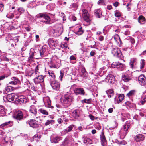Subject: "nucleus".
Listing matches in <instances>:
<instances>
[{
  "label": "nucleus",
  "mask_w": 146,
  "mask_h": 146,
  "mask_svg": "<svg viewBox=\"0 0 146 146\" xmlns=\"http://www.w3.org/2000/svg\"><path fill=\"white\" fill-rule=\"evenodd\" d=\"M36 17L38 18H43V19L39 21L38 23L42 25L50 24L51 19L50 16L46 13H40L38 14Z\"/></svg>",
  "instance_id": "1"
},
{
  "label": "nucleus",
  "mask_w": 146,
  "mask_h": 146,
  "mask_svg": "<svg viewBox=\"0 0 146 146\" xmlns=\"http://www.w3.org/2000/svg\"><path fill=\"white\" fill-rule=\"evenodd\" d=\"M62 138L59 136H53L51 137V142L56 143H58L60 140H62Z\"/></svg>",
  "instance_id": "16"
},
{
  "label": "nucleus",
  "mask_w": 146,
  "mask_h": 146,
  "mask_svg": "<svg viewBox=\"0 0 146 146\" xmlns=\"http://www.w3.org/2000/svg\"><path fill=\"white\" fill-rule=\"evenodd\" d=\"M13 117L18 120H21L23 117V115L22 112L19 110L16 111L13 115Z\"/></svg>",
  "instance_id": "5"
},
{
  "label": "nucleus",
  "mask_w": 146,
  "mask_h": 146,
  "mask_svg": "<svg viewBox=\"0 0 146 146\" xmlns=\"http://www.w3.org/2000/svg\"><path fill=\"white\" fill-rule=\"evenodd\" d=\"M111 66L113 68L117 67L122 68L124 67V65L121 63L116 62H113Z\"/></svg>",
  "instance_id": "18"
},
{
  "label": "nucleus",
  "mask_w": 146,
  "mask_h": 146,
  "mask_svg": "<svg viewBox=\"0 0 146 146\" xmlns=\"http://www.w3.org/2000/svg\"><path fill=\"white\" fill-rule=\"evenodd\" d=\"M138 22L140 24H144L145 23L146 19L145 17L143 15L139 16L138 19Z\"/></svg>",
  "instance_id": "24"
},
{
  "label": "nucleus",
  "mask_w": 146,
  "mask_h": 146,
  "mask_svg": "<svg viewBox=\"0 0 146 146\" xmlns=\"http://www.w3.org/2000/svg\"><path fill=\"white\" fill-rule=\"evenodd\" d=\"M46 51V48L44 47H43L40 50V56L41 57L44 56Z\"/></svg>",
  "instance_id": "32"
},
{
  "label": "nucleus",
  "mask_w": 146,
  "mask_h": 146,
  "mask_svg": "<svg viewBox=\"0 0 146 146\" xmlns=\"http://www.w3.org/2000/svg\"><path fill=\"white\" fill-rule=\"evenodd\" d=\"M39 74H38L36 75L37 77L35 78L33 80L34 83L36 84H38L40 83L44 82V77L42 75H39Z\"/></svg>",
  "instance_id": "8"
},
{
  "label": "nucleus",
  "mask_w": 146,
  "mask_h": 146,
  "mask_svg": "<svg viewBox=\"0 0 146 146\" xmlns=\"http://www.w3.org/2000/svg\"><path fill=\"white\" fill-rule=\"evenodd\" d=\"M112 6L110 5H108L107 7V9L109 10L112 9Z\"/></svg>",
  "instance_id": "57"
},
{
  "label": "nucleus",
  "mask_w": 146,
  "mask_h": 146,
  "mask_svg": "<svg viewBox=\"0 0 146 146\" xmlns=\"http://www.w3.org/2000/svg\"><path fill=\"white\" fill-rule=\"evenodd\" d=\"M82 111L81 110H74L72 112V116L75 118H77L82 114Z\"/></svg>",
  "instance_id": "15"
},
{
  "label": "nucleus",
  "mask_w": 146,
  "mask_h": 146,
  "mask_svg": "<svg viewBox=\"0 0 146 146\" xmlns=\"http://www.w3.org/2000/svg\"><path fill=\"white\" fill-rule=\"evenodd\" d=\"M18 12L20 14L23 13L25 12V10L22 7H20L18 9Z\"/></svg>",
  "instance_id": "47"
},
{
  "label": "nucleus",
  "mask_w": 146,
  "mask_h": 146,
  "mask_svg": "<svg viewBox=\"0 0 146 146\" xmlns=\"http://www.w3.org/2000/svg\"><path fill=\"white\" fill-rule=\"evenodd\" d=\"M38 111L40 113L44 115H48V113L47 111L42 108L40 109Z\"/></svg>",
  "instance_id": "40"
},
{
  "label": "nucleus",
  "mask_w": 146,
  "mask_h": 146,
  "mask_svg": "<svg viewBox=\"0 0 146 146\" xmlns=\"http://www.w3.org/2000/svg\"><path fill=\"white\" fill-rule=\"evenodd\" d=\"M68 70V68H63L61 70L60 72V75L59 78L60 81H62L63 77L66 76Z\"/></svg>",
  "instance_id": "13"
},
{
  "label": "nucleus",
  "mask_w": 146,
  "mask_h": 146,
  "mask_svg": "<svg viewBox=\"0 0 146 146\" xmlns=\"http://www.w3.org/2000/svg\"><path fill=\"white\" fill-rule=\"evenodd\" d=\"M121 115L122 116L121 118L123 122H124L125 119H129L130 117V115L129 113H123Z\"/></svg>",
  "instance_id": "26"
},
{
  "label": "nucleus",
  "mask_w": 146,
  "mask_h": 146,
  "mask_svg": "<svg viewBox=\"0 0 146 146\" xmlns=\"http://www.w3.org/2000/svg\"><path fill=\"white\" fill-rule=\"evenodd\" d=\"M74 92L76 95L80 94L84 95V94L85 92L83 88H76L74 90Z\"/></svg>",
  "instance_id": "20"
},
{
  "label": "nucleus",
  "mask_w": 146,
  "mask_h": 146,
  "mask_svg": "<svg viewBox=\"0 0 146 146\" xmlns=\"http://www.w3.org/2000/svg\"><path fill=\"white\" fill-rule=\"evenodd\" d=\"M89 117L90 119L92 120H94V117L91 114H90L89 115Z\"/></svg>",
  "instance_id": "55"
},
{
  "label": "nucleus",
  "mask_w": 146,
  "mask_h": 146,
  "mask_svg": "<svg viewBox=\"0 0 146 146\" xmlns=\"http://www.w3.org/2000/svg\"><path fill=\"white\" fill-rule=\"evenodd\" d=\"M113 108H110L109 109H108V112L110 113H111L113 112Z\"/></svg>",
  "instance_id": "62"
},
{
  "label": "nucleus",
  "mask_w": 146,
  "mask_h": 146,
  "mask_svg": "<svg viewBox=\"0 0 146 146\" xmlns=\"http://www.w3.org/2000/svg\"><path fill=\"white\" fill-rule=\"evenodd\" d=\"M30 127L33 128H36L38 127V121L35 119H30L27 122Z\"/></svg>",
  "instance_id": "9"
},
{
  "label": "nucleus",
  "mask_w": 146,
  "mask_h": 146,
  "mask_svg": "<svg viewBox=\"0 0 146 146\" xmlns=\"http://www.w3.org/2000/svg\"><path fill=\"white\" fill-rule=\"evenodd\" d=\"M73 99L72 96L65 95L61 99V104L64 108L67 107L71 104Z\"/></svg>",
  "instance_id": "2"
},
{
  "label": "nucleus",
  "mask_w": 146,
  "mask_h": 146,
  "mask_svg": "<svg viewBox=\"0 0 146 146\" xmlns=\"http://www.w3.org/2000/svg\"><path fill=\"white\" fill-rule=\"evenodd\" d=\"M124 98V95L123 94H119L118 98V99L117 100V103H119L121 102L123 100Z\"/></svg>",
  "instance_id": "33"
},
{
  "label": "nucleus",
  "mask_w": 146,
  "mask_h": 146,
  "mask_svg": "<svg viewBox=\"0 0 146 146\" xmlns=\"http://www.w3.org/2000/svg\"><path fill=\"white\" fill-rule=\"evenodd\" d=\"M55 121L54 120H47L45 123V126H47L50 124H54Z\"/></svg>",
  "instance_id": "39"
},
{
  "label": "nucleus",
  "mask_w": 146,
  "mask_h": 146,
  "mask_svg": "<svg viewBox=\"0 0 146 146\" xmlns=\"http://www.w3.org/2000/svg\"><path fill=\"white\" fill-rule=\"evenodd\" d=\"M35 53L34 52H32L31 54L29 57L28 58L29 61H33L34 58L37 59L40 58V57H38V58H35Z\"/></svg>",
  "instance_id": "31"
},
{
  "label": "nucleus",
  "mask_w": 146,
  "mask_h": 146,
  "mask_svg": "<svg viewBox=\"0 0 146 146\" xmlns=\"http://www.w3.org/2000/svg\"><path fill=\"white\" fill-rule=\"evenodd\" d=\"M29 111L31 113L36 116L37 114V111L36 108L35 106H31L29 107Z\"/></svg>",
  "instance_id": "19"
},
{
  "label": "nucleus",
  "mask_w": 146,
  "mask_h": 146,
  "mask_svg": "<svg viewBox=\"0 0 146 146\" xmlns=\"http://www.w3.org/2000/svg\"><path fill=\"white\" fill-rule=\"evenodd\" d=\"M16 101H17L20 104H22L26 103L27 99L25 96L21 95L18 96H17Z\"/></svg>",
  "instance_id": "10"
},
{
  "label": "nucleus",
  "mask_w": 146,
  "mask_h": 146,
  "mask_svg": "<svg viewBox=\"0 0 146 146\" xmlns=\"http://www.w3.org/2000/svg\"><path fill=\"white\" fill-rule=\"evenodd\" d=\"M4 111V108L2 106H0V113L3 112Z\"/></svg>",
  "instance_id": "54"
},
{
  "label": "nucleus",
  "mask_w": 146,
  "mask_h": 146,
  "mask_svg": "<svg viewBox=\"0 0 146 146\" xmlns=\"http://www.w3.org/2000/svg\"><path fill=\"white\" fill-rule=\"evenodd\" d=\"M2 59L3 60L5 61H9V59L7 58L6 56H3L2 57Z\"/></svg>",
  "instance_id": "52"
},
{
  "label": "nucleus",
  "mask_w": 146,
  "mask_h": 146,
  "mask_svg": "<svg viewBox=\"0 0 146 146\" xmlns=\"http://www.w3.org/2000/svg\"><path fill=\"white\" fill-rule=\"evenodd\" d=\"M112 53L115 56L118 58L122 57V54L120 50L117 47L113 48L112 50Z\"/></svg>",
  "instance_id": "6"
},
{
  "label": "nucleus",
  "mask_w": 146,
  "mask_h": 146,
  "mask_svg": "<svg viewBox=\"0 0 146 146\" xmlns=\"http://www.w3.org/2000/svg\"><path fill=\"white\" fill-rule=\"evenodd\" d=\"M83 33V30L81 27L78 29L77 30L75 31L76 33L78 35H82Z\"/></svg>",
  "instance_id": "35"
},
{
  "label": "nucleus",
  "mask_w": 146,
  "mask_h": 146,
  "mask_svg": "<svg viewBox=\"0 0 146 146\" xmlns=\"http://www.w3.org/2000/svg\"><path fill=\"white\" fill-rule=\"evenodd\" d=\"M106 93L109 98L111 97L113 95V91L112 90H110L107 91Z\"/></svg>",
  "instance_id": "38"
},
{
  "label": "nucleus",
  "mask_w": 146,
  "mask_h": 146,
  "mask_svg": "<svg viewBox=\"0 0 146 146\" xmlns=\"http://www.w3.org/2000/svg\"><path fill=\"white\" fill-rule=\"evenodd\" d=\"M49 66L50 67L52 68H56V64L54 63V62L53 63H50Z\"/></svg>",
  "instance_id": "51"
},
{
  "label": "nucleus",
  "mask_w": 146,
  "mask_h": 146,
  "mask_svg": "<svg viewBox=\"0 0 146 146\" xmlns=\"http://www.w3.org/2000/svg\"><path fill=\"white\" fill-rule=\"evenodd\" d=\"M130 124L128 122H126L123 126V127L120 131L119 134L123 137H125L128 132V130L130 127Z\"/></svg>",
  "instance_id": "3"
},
{
  "label": "nucleus",
  "mask_w": 146,
  "mask_h": 146,
  "mask_svg": "<svg viewBox=\"0 0 146 146\" xmlns=\"http://www.w3.org/2000/svg\"><path fill=\"white\" fill-rule=\"evenodd\" d=\"M131 77L127 74H125L122 75V79L125 82L129 81L131 79Z\"/></svg>",
  "instance_id": "22"
},
{
  "label": "nucleus",
  "mask_w": 146,
  "mask_h": 146,
  "mask_svg": "<svg viewBox=\"0 0 146 146\" xmlns=\"http://www.w3.org/2000/svg\"><path fill=\"white\" fill-rule=\"evenodd\" d=\"M70 59L71 60H76V58L73 55L71 56L70 57Z\"/></svg>",
  "instance_id": "60"
},
{
  "label": "nucleus",
  "mask_w": 146,
  "mask_h": 146,
  "mask_svg": "<svg viewBox=\"0 0 146 146\" xmlns=\"http://www.w3.org/2000/svg\"><path fill=\"white\" fill-rule=\"evenodd\" d=\"M13 121H8V122H7L4 123V124L5 126H8L9 125H10L12 124H13Z\"/></svg>",
  "instance_id": "45"
},
{
  "label": "nucleus",
  "mask_w": 146,
  "mask_h": 146,
  "mask_svg": "<svg viewBox=\"0 0 146 146\" xmlns=\"http://www.w3.org/2000/svg\"><path fill=\"white\" fill-rule=\"evenodd\" d=\"M50 84L54 90L57 91L59 90L60 88V84L58 82L54 80L51 82Z\"/></svg>",
  "instance_id": "7"
},
{
  "label": "nucleus",
  "mask_w": 146,
  "mask_h": 146,
  "mask_svg": "<svg viewBox=\"0 0 146 146\" xmlns=\"http://www.w3.org/2000/svg\"><path fill=\"white\" fill-rule=\"evenodd\" d=\"M58 122L59 123V124H61L63 122V121L62 119L61 118H59L57 120Z\"/></svg>",
  "instance_id": "64"
},
{
  "label": "nucleus",
  "mask_w": 146,
  "mask_h": 146,
  "mask_svg": "<svg viewBox=\"0 0 146 146\" xmlns=\"http://www.w3.org/2000/svg\"><path fill=\"white\" fill-rule=\"evenodd\" d=\"M100 139L102 145L103 146H106L107 145V142L104 134H102L100 135Z\"/></svg>",
  "instance_id": "23"
},
{
  "label": "nucleus",
  "mask_w": 146,
  "mask_h": 146,
  "mask_svg": "<svg viewBox=\"0 0 146 146\" xmlns=\"http://www.w3.org/2000/svg\"><path fill=\"white\" fill-rule=\"evenodd\" d=\"M48 73L50 76L51 77L54 78L55 77V74L53 72L52 70H49L48 72Z\"/></svg>",
  "instance_id": "42"
},
{
  "label": "nucleus",
  "mask_w": 146,
  "mask_h": 146,
  "mask_svg": "<svg viewBox=\"0 0 146 146\" xmlns=\"http://www.w3.org/2000/svg\"><path fill=\"white\" fill-rule=\"evenodd\" d=\"M94 13L95 14L96 17L98 18H100L101 17L102 13L100 9H95L94 11Z\"/></svg>",
  "instance_id": "30"
},
{
  "label": "nucleus",
  "mask_w": 146,
  "mask_h": 146,
  "mask_svg": "<svg viewBox=\"0 0 146 146\" xmlns=\"http://www.w3.org/2000/svg\"><path fill=\"white\" fill-rule=\"evenodd\" d=\"M106 81L108 83H113L115 79L114 76L111 74H109L106 78Z\"/></svg>",
  "instance_id": "11"
},
{
  "label": "nucleus",
  "mask_w": 146,
  "mask_h": 146,
  "mask_svg": "<svg viewBox=\"0 0 146 146\" xmlns=\"http://www.w3.org/2000/svg\"><path fill=\"white\" fill-rule=\"evenodd\" d=\"M95 54V51L93 50L91 52L90 55L92 56H93Z\"/></svg>",
  "instance_id": "58"
},
{
  "label": "nucleus",
  "mask_w": 146,
  "mask_h": 146,
  "mask_svg": "<svg viewBox=\"0 0 146 146\" xmlns=\"http://www.w3.org/2000/svg\"><path fill=\"white\" fill-rule=\"evenodd\" d=\"M124 34L126 35H129L130 34V32L128 30H127L125 31L124 33Z\"/></svg>",
  "instance_id": "63"
},
{
  "label": "nucleus",
  "mask_w": 146,
  "mask_h": 146,
  "mask_svg": "<svg viewBox=\"0 0 146 146\" xmlns=\"http://www.w3.org/2000/svg\"><path fill=\"white\" fill-rule=\"evenodd\" d=\"M135 93V91L134 90H132L130 91L127 94V96L129 98L134 96Z\"/></svg>",
  "instance_id": "37"
},
{
  "label": "nucleus",
  "mask_w": 146,
  "mask_h": 146,
  "mask_svg": "<svg viewBox=\"0 0 146 146\" xmlns=\"http://www.w3.org/2000/svg\"><path fill=\"white\" fill-rule=\"evenodd\" d=\"M5 90L7 92H12L14 90V88L11 86H7L5 88Z\"/></svg>",
  "instance_id": "36"
},
{
  "label": "nucleus",
  "mask_w": 146,
  "mask_h": 146,
  "mask_svg": "<svg viewBox=\"0 0 146 146\" xmlns=\"http://www.w3.org/2000/svg\"><path fill=\"white\" fill-rule=\"evenodd\" d=\"M130 41L133 44H134L135 43V40L133 38H130Z\"/></svg>",
  "instance_id": "59"
},
{
  "label": "nucleus",
  "mask_w": 146,
  "mask_h": 146,
  "mask_svg": "<svg viewBox=\"0 0 146 146\" xmlns=\"http://www.w3.org/2000/svg\"><path fill=\"white\" fill-rule=\"evenodd\" d=\"M40 64H38L36 67L35 68V74L36 75L38 74H39V73L38 72V71L39 70V68L40 67Z\"/></svg>",
  "instance_id": "46"
},
{
  "label": "nucleus",
  "mask_w": 146,
  "mask_h": 146,
  "mask_svg": "<svg viewBox=\"0 0 146 146\" xmlns=\"http://www.w3.org/2000/svg\"><path fill=\"white\" fill-rule=\"evenodd\" d=\"M4 9V5L2 3H0V11H2Z\"/></svg>",
  "instance_id": "53"
},
{
  "label": "nucleus",
  "mask_w": 146,
  "mask_h": 146,
  "mask_svg": "<svg viewBox=\"0 0 146 146\" xmlns=\"http://www.w3.org/2000/svg\"><path fill=\"white\" fill-rule=\"evenodd\" d=\"M60 47L63 49H66L67 47V45L66 44L61 43L60 45Z\"/></svg>",
  "instance_id": "48"
},
{
  "label": "nucleus",
  "mask_w": 146,
  "mask_h": 146,
  "mask_svg": "<svg viewBox=\"0 0 146 146\" xmlns=\"http://www.w3.org/2000/svg\"><path fill=\"white\" fill-rule=\"evenodd\" d=\"M12 81L10 82L9 84H10L16 85L18 84L19 82L18 79L16 77H13L11 78Z\"/></svg>",
  "instance_id": "25"
},
{
  "label": "nucleus",
  "mask_w": 146,
  "mask_h": 146,
  "mask_svg": "<svg viewBox=\"0 0 146 146\" xmlns=\"http://www.w3.org/2000/svg\"><path fill=\"white\" fill-rule=\"evenodd\" d=\"M113 38L117 42V45L119 47H121L122 46V43L119 35L116 34L113 36Z\"/></svg>",
  "instance_id": "17"
},
{
  "label": "nucleus",
  "mask_w": 146,
  "mask_h": 146,
  "mask_svg": "<svg viewBox=\"0 0 146 146\" xmlns=\"http://www.w3.org/2000/svg\"><path fill=\"white\" fill-rule=\"evenodd\" d=\"M74 125L73 124L70 125L68 127V128L63 130L62 131V133L66 134L68 132H70L71 131L73 128V127H74Z\"/></svg>",
  "instance_id": "29"
},
{
  "label": "nucleus",
  "mask_w": 146,
  "mask_h": 146,
  "mask_svg": "<svg viewBox=\"0 0 146 146\" xmlns=\"http://www.w3.org/2000/svg\"><path fill=\"white\" fill-rule=\"evenodd\" d=\"M78 6V5L76 3H73L70 6V7L71 8H74L75 9H77Z\"/></svg>",
  "instance_id": "43"
},
{
  "label": "nucleus",
  "mask_w": 146,
  "mask_h": 146,
  "mask_svg": "<svg viewBox=\"0 0 146 146\" xmlns=\"http://www.w3.org/2000/svg\"><path fill=\"white\" fill-rule=\"evenodd\" d=\"M82 15L86 21L87 22L90 21V20L89 18V14L86 10L85 9L82 10Z\"/></svg>",
  "instance_id": "14"
},
{
  "label": "nucleus",
  "mask_w": 146,
  "mask_h": 146,
  "mask_svg": "<svg viewBox=\"0 0 146 146\" xmlns=\"http://www.w3.org/2000/svg\"><path fill=\"white\" fill-rule=\"evenodd\" d=\"M115 16L117 17H120L121 16V13L118 11H116L115 13Z\"/></svg>",
  "instance_id": "49"
},
{
  "label": "nucleus",
  "mask_w": 146,
  "mask_h": 146,
  "mask_svg": "<svg viewBox=\"0 0 146 146\" xmlns=\"http://www.w3.org/2000/svg\"><path fill=\"white\" fill-rule=\"evenodd\" d=\"M34 71L33 70H31L30 71H29L28 73H27V75L28 76L31 77L32 76V74H33L34 73Z\"/></svg>",
  "instance_id": "50"
},
{
  "label": "nucleus",
  "mask_w": 146,
  "mask_h": 146,
  "mask_svg": "<svg viewBox=\"0 0 146 146\" xmlns=\"http://www.w3.org/2000/svg\"><path fill=\"white\" fill-rule=\"evenodd\" d=\"M83 142L86 145L91 144L92 143V140L89 138L83 137Z\"/></svg>",
  "instance_id": "28"
},
{
  "label": "nucleus",
  "mask_w": 146,
  "mask_h": 146,
  "mask_svg": "<svg viewBox=\"0 0 146 146\" xmlns=\"http://www.w3.org/2000/svg\"><path fill=\"white\" fill-rule=\"evenodd\" d=\"M145 137L143 135L139 134L135 137V140L137 142H140L144 139Z\"/></svg>",
  "instance_id": "21"
},
{
  "label": "nucleus",
  "mask_w": 146,
  "mask_h": 146,
  "mask_svg": "<svg viewBox=\"0 0 146 146\" xmlns=\"http://www.w3.org/2000/svg\"><path fill=\"white\" fill-rule=\"evenodd\" d=\"M99 40L100 41H102L104 40V37L102 36H101L98 37Z\"/></svg>",
  "instance_id": "61"
},
{
  "label": "nucleus",
  "mask_w": 146,
  "mask_h": 146,
  "mask_svg": "<svg viewBox=\"0 0 146 146\" xmlns=\"http://www.w3.org/2000/svg\"><path fill=\"white\" fill-rule=\"evenodd\" d=\"M137 60V59L135 58H133L131 59L129 65L131 68H134L135 65L136 64Z\"/></svg>",
  "instance_id": "27"
},
{
  "label": "nucleus",
  "mask_w": 146,
  "mask_h": 146,
  "mask_svg": "<svg viewBox=\"0 0 146 146\" xmlns=\"http://www.w3.org/2000/svg\"><path fill=\"white\" fill-rule=\"evenodd\" d=\"M138 81L141 85L143 86L146 85V78L144 75H141L139 76Z\"/></svg>",
  "instance_id": "12"
},
{
  "label": "nucleus",
  "mask_w": 146,
  "mask_h": 146,
  "mask_svg": "<svg viewBox=\"0 0 146 146\" xmlns=\"http://www.w3.org/2000/svg\"><path fill=\"white\" fill-rule=\"evenodd\" d=\"M145 61L144 60H142L141 61L140 68L141 69L143 68L144 67Z\"/></svg>",
  "instance_id": "44"
},
{
  "label": "nucleus",
  "mask_w": 146,
  "mask_h": 146,
  "mask_svg": "<svg viewBox=\"0 0 146 146\" xmlns=\"http://www.w3.org/2000/svg\"><path fill=\"white\" fill-rule=\"evenodd\" d=\"M17 95L14 94L12 93L7 95L6 96L3 97V99L4 101L7 102V101L11 102L16 100Z\"/></svg>",
  "instance_id": "4"
},
{
  "label": "nucleus",
  "mask_w": 146,
  "mask_h": 146,
  "mask_svg": "<svg viewBox=\"0 0 146 146\" xmlns=\"http://www.w3.org/2000/svg\"><path fill=\"white\" fill-rule=\"evenodd\" d=\"M142 100L141 102L142 105H143L146 102V92L143 93L142 97Z\"/></svg>",
  "instance_id": "34"
},
{
  "label": "nucleus",
  "mask_w": 146,
  "mask_h": 146,
  "mask_svg": "<svg viewBox=\"0 0 146 146\" xmlns=\"http://www.w3.org/2000/svg\"><path fill=\"white\" fill-rule=\"evenodd\" d=\"M49 43L54 47H56L58 44L57 42L54 41V40H50L49 42Z\"/></svg>",
  "instance_id": "41"
},
{
  "label": "nucleus",
  "mask_w": 146,
  "mask_h": 146,
  "mask_svg": "<svg viewBox=\"0 0 146 146\" xmlns=\"http://www.w3.org/2000/svg\"><path fill=\"white\" fill-rule=\"evenodd\" d=\"M5 77V75H2L0 76V81L1 80H3ZM1 85V83L0 82V86Z\"/></svg>",
  "instance_id": "56"
}]
</instances>
